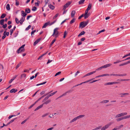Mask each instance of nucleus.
<instances>
[{"label":"nucleus","mask_w":130,"mask_h":130,"mask_svg":"<svg viewBox=\"0 0 130 130\" xmlns=\"http://www.w3.org/2000/svg\"><path fill=\"white\" fill-rule=\"evenodd\" d=\"M88 23V22H82L80 24L79 27H81V28H83L85 27L87 25Z\"/></svg>","instance_id":"1"},{"label":"nucleus","mask_w":130,"mask_h":130,"mask_svg":"<svg viewBox=\"0 0 130 130\" xmlns=\"http://www.w3.org/2000/svg\"><path fill=\"white\" fill-rule=\"evenodd\" d=\"M59 29V28H56L54 29L53 33L52 35V36L54 37L55 36H56V37L57 35L59 33L58 31Z\"/></svg>","instance_id":"2"},{"label":"nucleus","mask_w":130,"mask_h":130,"mask_svg":"<svg viewBox=\"0 0 130 130\" xmlns=\"http://www.w3.org/2000/svg\"><path fill=\"white\" fill-rule=\"evenodd\" d=\"M25 45V44H24L19 48L17 51V52L18 53H19L21 52L24 51V48Z\"/></svg>","instance_id":"3"},{"label":"nucleus","mask_w":130,"mask_h":130,"mask_svg":"<svg viewBox=\"0 0 130 130\" xmlns=\"http://www.w3.org/2000/svg\"><path fill=\"white\" fill-rule=\"evenodd\" d=\"M118 83V82H108L104 84V85L105 86L108 85H111L115 84H117Z\"/></svg>","instance_id":"4"},{"label":"nucleus","mask_w":130,"mask_h":130,"mask_svg":"<svg viewBox=\"0 0 130 130\" xmlns=\"http://www.w3.org/2000/svg\"><path fill=\"white\" fill-rule=\"evenodd\" d=\"M111 125L110 123L108 124L103 126L101 129V130H105L107 128Z\"/></svg>","instance_id":"5"},{"label":"nucleus","mask_w":130,"mask_h":130,"mask_svg":"<svg viewBox=\"0 0 130 130\" xmlns=\"http://www.w3.org/2000/svg\"><path fill=\"white\" fill-rule=\"evenodd\" d=\"M71 3L70 2H69L66 3L64 6L63 8V10H64L67 8L69 5L71 4Z\"/></svg>","instance_id":"6"},{"label":"nucleus","mask_w":130,"mask_h":130,"mask_svg":"<svg viewBox=\"0 0 130 130\" xmlns=\"http://www.w3.org/2000/svg\"><path fill=\"white\" fill-rule=\"evenodd\" d=\"M95 72H96V71H93L91 72H90L89 73L87 74H86L83 77H86V76H89L91 75H92V74L95 73Z\"/></svg>","instance_id":"7"},{"label":"nucleus","mask_w":130,"mask_h":130,"mask_svg":"<svg viewBox=\"0 0 130 130\" xmlns=\"http://www.w3.org/2000/svg\"><path fill=\"white\" fill-rule=\"evenodd\" d=\"M25 17H22L20 21H19V22L22 25L23 24V22L25 20Z\"/></svg>","instance_id":"8"},{"label":"nucleus","mask_w":130,"mask_h":130,"mask_svg":"<svg viewBox=\"0 0 130 130\" xmlns=\"http://www.w3.org/2000/svg\"><path fill=\"white\" fill-rule=\"evenodd\" d=\"M88 12L86 13L85 12V15H84V17L85 19H86L90 15L89 13H88Z\"/></svg>","instance_id":"9"},{"label":"nucleus","mask_w":130,"mask_h":130,"mask_svg":"<svg viewBox=\"0 0 130 130\" xmlns=\"http://www.w3.org/2000/svg\"><path fill=\"white\" fill-rule=\"evenodd\" d=\"M48 7L50 8L52 10H54L55 8V7L54 6L49 4H48Z\"/></svg>","instance_id":"10"},{"label":"nucleus","mask_w":130,"mask_h":130,"mask_svg":"<svg viewBox=\"0 0 130 130\" xmlns=\"http://www.w3.org/2000/svg\"><path fill=\"white\" fill-rule=\"evenodd\" d=\"M48 25H49V22H47L45 23L43 26L42 28H45Z\"/></svg>","instance_id":"11"},{"label":"nucleus","mask_w":130,"mask_h":130,"mask_svg":"<svg viewBox=\"0 0 130 130\" xmlns=\"http://www.w3.org/2000/svg\"><path fill=\"white\" fill-rule=\"evenodd\" d=\"M21 15L23 17H25L27 15V14H26V13H25L24 11L23 10L22 11H21Z\"/></svg>","instance_id":"12"},{"label":"nucleus","mask_w":130,"mask_h":130,"mask_svg":"<svg viewBox=\"0 0 130 130\" xmlns=\"http://www.w3.org/2000/svg\"><path fill=\"white\" fill-rule=\"evenodd\" d=\"M85 116V115H80L76 117V118L77 120H78L80 118H81L84 117Z\"/></svg>","instance_id":"13"},{"label":"nucleus","mask_w":130,"mask_h":130,"mask_svg":"<svg viewBox=\"0 0 130 130\" xmlns=\"http://www.w3.org/2000/svg\"><path fill=\"white\" fill-rule=\"evenodd\" d=\"M120 96L121 97H122L124 96L125 95H128L129 93H120Z\"/></svg>","instance_id":"14"},{"label":"nucleus","mask_w":130,"mask_h":130,"mask_svg":"<svg viewBox=\"0 0 130 130\" xmlns=\"http://www.w3.org/2000/svg\"><path fill=\"white\" fill-rule=\"evenodd\" d=\"M41 40V39L39 38L36 40L34 42V45H35Z\"/></svg>","instance_id":"15"},{"label":"nucleus","mask_w":130,"mask_h":130,"mask_svg":"<svg viewBox=\"0 0 130 130\" xmlns=\"http://www.w3.org/2000/svg\"><path fill=\"white\" fill-rule=\"evenodd\" d=\"M30 12V10L29 8H26L25 10V12L26 13H29Z\"/></svg>","instance_id":"16"},{"label":"nucleus","mask_w":130,"mask_h":130,"mask_svg":"<svg viewBox=\"0 0 130 130\" xmlns=\"http://www.w3.org/2000/svg\"><path fill=\"white\" fill-rule=\"evenodd\" d=\"M17 91V89L15 90L14 89H13L11 90L10 91V93H12L13 92L15 93Z\"/></svg>","instance_id":"17"},{"label":"nucleus","mask_w":130,"mask_h":130,"mask_svg":"<svg viewBox=\"0 0 130 130\" xmlns=\"http://www.w3.org/2000/svg\"><path fill=\"white\" fill-rule=\"evenodd\" d=\"M20 112H19V113H18V114L17 115H11V116H10L8 117V119H10L11 118H12V117H15V116H18V115H20Z\"/></svg>","instance_id":"18"},{"label":"nucleus","mask_w":130,"mask_h":130,"mask_svg":"<svg viewBox=\"0 0 130 130\" xmlns=\"http://www.w3.org/2000/svg\"><path fill=\"white\" fill-rule=\"evenodd\" d=\"M75 13V10H73L71 13V16L72 17L74 16V15Z\"/></svg>","instance_id":"19"},{"label":"nucleus","mask_w":130,"mask_h":130,"mask_svg":"<svg viewBox=\"0 0 130 130\" xmlns=\"http://www.w3.org/2000/svg\"><path fill=\"white\" fill-rule=\"evenodd\" d=\"M51 101L50 100H47V101H46V102H44L43 104V105L44 104H48L49 103H50L51 102Z\"/></svg>","instance_id":"20"},{"label":"nucleus","mask_w":130,"mask_h":130,"mask_svg":"<svg viewBox=\"0 0 130 130\" xmlns=\"http://www.w3.org/2000/svg\"><path fill=\"white\" fill-rule=\"evenodd\" d=\"M109 101L108 100H105L102 101L101 103H106L109 102Z\"/></svg>","instance_id":"21"},{"label":"nucleus","mask_w":130,"mask_h":130,"mask_svg":"<svg viewBox=\"0 0 130 130\" xmlns=\"http://www.w3.org/2000/svg\"><path fill=\"white\" fill-rule=\"evenodd\" d=\"M56 40V39H54L53 40H52V42L50 44V47H51L52 45L55 42V41Z\"/></svg>","instance_id":"22"},{"label":"nucleus","mask_w":130,"mask_h":130,"mask_svg":"<svg viewBox=\"0 0 130 130\" xmlns=\"http://www.w3.org/2000/svg\"><path fill=\"white\" fill-rule=\"evenodd\" d=\"M127 74L126 73H124L123 74H117V76H126Z\"/></svg>","instance_id":"23"},{"label":"nucleus","mask_w":130,"mask_h":130,"mask_svg":"<svg viewBox=\"0 0 130 130\" xmlns=\"http://www.w3.org/2000/svg\"><path fill=\"white\" fill-rule=\"evenodd\" d=\"M85 32L84 31H83L81 32L78 35V36L79 37L81 36L84 35Z\"/></svg>","instance_id":"24"},{"label":"nucleus","mask_w":130,"mask_h":130,"mask_svg":"<svg viewBox=\"0 0 130 130\" xmlns=\"http://www.w3.org/2000/svg\"><path fill=\"white\" fill-rule=\"evenodd\" d=\"M47 52L46 53L43 54L41 55L40 56L38 59V60H39V59H40V58H41L44 55L46 54H47Z\"/></svg>","instance_id":"25"},{"label":"nucleus","mask_w":130,"mask_h":130,"mask_svg":"<svg viewBox=\"0 0 130 130\" xmlns=\"http://www.w3.org/2000/svg\"><path fill=\"white\" fill-rule=\"evenodd\" d=\"M6 8L8 10H10V8L9 4H8L6 6Z\"/></svg>","instance_id":"26"},{"label":"nucleus","mask_w":130,"mask_h":130,"mask_svg":"<svg viewBox=\"0 0 130 130\" xmlns=\"http://www.w3.org/2000/svg\"><path fill=\"white\" fill-rule=\"evenodd\" d=\"M123 119H126L130 118V115H127L123 117Z\"/></svg>","instance_id":"27"},{"label":"nucleus","mask_w":130,"mask_h":130,"mask_svg":"<svg viewBox=\"0 0 130 130\" xmlns=\"http://www.w3.org/2000/svg\"><path fill=\"white\" fill-rule=\"evenodd\" d=\"M85 0H80V1H79L78 2L79 4V5L82 4Z\"/></svg>","instance_id":"28"},{"label":"nucleus","mask_w":130,"mask_h":130,"mask_svg":"<svg viewBox=\"0 0 130 130\" xmlns=\"http://www.w3.org/2000/svg\"><path fill=\"white\" fill-rule=\"evenodd\" d=\"M49 98V96H48V95L46 96L45 98L42 101V102H43L45 101L46 100H47Z\"/></svg>","instance_id":"29"},{"label":"nucleus","mask_w":130,"mask_h":130,"mask_svg":"<svg viewBox=\"0 0 130 130\" xmlns=\"http://www.w3.org/2000/svg\"><path fill=\"white\" fill-rule=\"evenodd\" d=\"M10 122H9L7 124H4L3 123V126H0V127L1 128H3V127L4 126H7L8 125H9V124H10Z\"/></svg>","instance_id":"30"},{"label":"nucleus","mask_w":130,"mask_h":130,"mask_svg":"<svg viewBox=\"0 0 130 130\" xmlns=\"http://www.w3.org/2000/svg\"><path fill=\"white\" fill-rule=\"evenodd\" d=\"M75 19L74 18L73 19H72L70 22V24H72L73 23H74L75 21Z\"/></svg>","instance_id":"31"},{"label":"nucleus","mask_w":130,"mask_h":130,"mask_svg":"<svg viewBox=\"0 0 130 130\" xmlns=\"http://www.w3.org/2000/svg\"><path fill=\"white\" fill-rule=\"evenodd\" d=\"M4 19H2L1 20L0 22V23L1 25H3L4 24Z\"/></svg>","instance_id":"32"},{"label":"nucleus","mask_w":130,"mask_h":130,"mask_svg":"<svg viewBox=\"0 0 130 130\" xmlns=\"http://www.w3.org/2000/svg\"><path fill=\"white\" fill-rule=\"evenodd\" d=\"M121 116H125L127 114V112H123L121 113Z\"/></svg>","instance_id":"33"},{"label":"nucleus","mask_w":130,"mask_h":130,"mask_svg":"<svg viewBox=\"0 0 130 130\" xmlns=\"http://www.w3.org/2000/svg\"><path fill=\"white\" fill-rule=\"evenodd\" d=\"M49 113H45L44 115H43L42 116V117L43 118L45 116H47L48 115H49Z\"/></svg>","instance_id":"34"},{"label":"nucleus","mask_w":130,"mask_h":130,"mask_svg":"<svg viewBox=\"0 0 130 130\" xmlns=\"http://www.w3.org/2000/svg\"><path fill=\"white\" fill-rule=\"evenodd\" d=\"M37 9V8L35 6H34L32 8L31 10L33 11H35Z\"/></svg>","instance_id":"35"},{"label":"nucleus","mask_w":130,"mask_h":130,"mask_svg":"<svg viewBox=\"0 0 130 130\" xmlns=\"http://www.w3.org/2000/svg\"><path fill=\"white\" fill-rule=\"evenodd\" d=\"M130 80V79H120L119 80L120 81H129Z\"/></svg>","instance_id":"36"},{"label":"nucleus","mask_w":130,"mask_h":130,"mask_svg":"<svg viewBox=\"0 0 130 130\" xmlns=\"http://www.w3.org/2000/svg\"><path fill=\"white\" fill-rule=\"evenodd\" d=\"M46 83V82H43L42 83H41L40 84H38L36 85L37 86H38L40 85H44Z\"/></svg>","instance_id":"37"},{"label":"nucleus","mask_w":130,"mask_h":130,"mask_svg":"<svg viewBox=\"0 0 130 130\" xmlns=\"http://www.w3.org/2000/svg\"><path fill=\"white\" fill-rule=\"evenodd\" d=\"M6 14L4 13L3 14L1 17V19L4 18L6 16Z\"/></svg>","instance_id":"38"},{"label":"nucleus","mask_w":130,"mask_h":130,"mask_svg":"<svg viewBox=\"0 0 130 130\" xmlns=\"http://www.w3.org/2000/svg\"><path fill=\"white\" fill-rule=\"evenodd\" d=\"M122 120H123V117L117 119V120L118 121H119Z\"/></svg>","instance_id":"39"},{"label":"nucleus","mask_w":130,"mask_h":130,"mask_svg":"<svg viewBox=\"0 0 130 130\" xmlns=\"http://www.w3.org/2000/svg\"><path fill=\"white\" fill-rule=\"evenodd\" d=\"M92 5L91 3H89L87 8L91 9V8Z\"/></svg>","instance_id":"40"},{"label":"nucleus","mask_w":130,"mask_h":130,"mask_svg":"<svg viewBox=\"0 0 130 130\" xmlns=\"http://www.w3.org/2000/svg\"><path fill=\"white\" fill-rule=\"evenodd\" d=\"M26 75L24 73L22 74L21 75V78H25L26 77Z\"/></svg>","instance_id":"41"},{"label":"nucleus","mask_w":130,"mask_h":130,"mask_svg":"<svg viewBox=\"0 0 130 130\" xmlns=\"http://www.w3.org/2000/svg\"><path fill=\"white\" fill-rule=\"evenodd\" d=\"M31 27V25H29L28 26V27L26 28L25 30L26 31H27V30H28L29 29H30V28Z\"/></svg>","instance_id":"42"},{"label":"nucleus","mask_w":130,"mask_h":130,"mask_svg":"<svg viewBox=\"0 0 130 130\" xmlns=\"http://www.w3.org/2000/svg\"><path fill=\"white\" fill-rule=\"evenodd\" d=\"M67 34V33L66 31H65L64 33L63 34V38H65L66 37V36Z\"/></svg>","instance_id":"43"},{"label":"nucleus","mask_w":130,"mask_h":130,"mask_svg":"<svg viewBox=\"0 0 130 130\" xmlns=\"http://www.w3.org/2000/svg\"><path fill=\"white\" fill-rule=\"evenodd\" d=\"M77 120L76 117L73 119L71 121V122H74L76 121Z\"/></svg>","instance_id":"44"},{"label":"nucleus","mask_w":130,"mask_h":130,"mask_svg":"<svg viewBox=\"0 0 130 130\" xmlns=\"http://www.w3.org/2000/svg\"><path fill=\"white\" fill-rule=\"evenodd\" d=\"M121 113L117 115L115 117V118H117L121 117Z\"/></svg>","instance_id":"45"},{"label":"nucleus","mask_w":130,"mask_h":130,"mask_svg":"<svg viewBox=\"0 0 130 130\" xmlns=\"http://www.w3.org/2000/svg\"><path fill=\"white\" fill-rule=\"evenodd\" d=\"M14 31V30H13V29H11L10 31V35H11L12 33H13V31Z\"/></svg>","instance_id":"46"},{"label":"nucleus","mask_w":130,"mask_h":130,"mask_svg":"<svg viewBox=\"0 0 130 130\" xmlns=\"http://www.w3.org/2000/svg\"><path fill=\"white\" fill-rule=\"evenodd\" d=\"M37 103V102H35L34 104L31 105L30 106L29 108V109H30L35 104Z\"/></svg>","instance_id":"47"},{"label":"nucleus","mask_w":130,"mask_h":130,"mask_svg":"<svg viewBox=\"0 0 130 130\" xmlns=\"http://www.w3.org/2000/svg\"><path fill=\"white\" fill-rule=\"evenodd\" d=\"M58 14L57 13L53 17V19H55L57 18V17L58 16Z\"/></svg>","instance_id":"48"},{"label":"nucleus","mask_w":130,"mask_h":130,"mask_svg":"<svg viewBox=\"0 0 130 130\" xmlns=\"http://www.w3.org/2000/svg\"><path fill=\"white\" fill-rule=\"evenodd\" d=\"M61 73V72L60 71L59 72H58L57 73H56V74L55 75V76H56L57 75H58L60 74Z\"/></svg>","instance_id":"49"},{"label":"nucleus","mask_w":130,"mask_h":130,"mask_svg":"<svg viewBox=\"0 0 130 130\" xmlns=\"http://www.w3.org/2000/svg\"><path fill=\"white\" fill-rule=\"evenodd\" d=\"M56 20H55L53 22H52L51 23H49V25L51 26L54 24L56 22Z\"/></svg>","instance_id":"50"},{"label":"nucleus","mask_w":130,"mask_h":130,"mask_svg":"<svg viewBox=\"0 0 130 130\" xmlns=\"http://www.w3.org/2000/svg\"><path fill=\"white\" fill-rule=\"evenodd\" d=\"M123 127V125H121L120 126H118L117 127V128H118V129H120V128H122Z\"/></svg>","instance_id":"51"},{"label":"nucleus","mask_w":130,"mask_h":130,"mask_svg":"<svg viewBox=\"0 0 130 130\" xmlns=\"http://www.w3.org/2000/svg\"><path fill=\"white\" fill-rule=\"evenodd\" d=\"M109 75H110L109 74H102V77L105 76H109Z\"/></svg>","instance_id":"52"},{"label":"nucleus","mask_w":130,"mask_h":130,"mask_svg":"<svg viewBox=\"0 0 130 130\" xmlns=\"http://www.w3.org/2000/svg\"><path fill=\"white\" fill-rule=\"evenodd\" d=\"M102 68H102V67H100L99 68L97 69H96L95 71H96H96H99V70H101Z\"/></svg>","instance_id":"53"},{"label":"nucleus","mask_w":130,"mask_h":130,"mask_svg":"<svg viewBox=\"0 0 130 130\" xmlns=\"http://www.w3.org/2000/svg\"><path fill=\"white\" fill-rule=\"evenodd\" d=\"M15 20L16 23L18 24L19 22V21L18 19L17 18H15Z\"/></svg>","instance_id":"54"},{"label":"nucleus","mask_w":130,"mask_h":130,"mask_svg":"<svg viewBox=\"0 0 130 130\" xmlns=\"http://www.w3.org/2000/svg\"><path fill=\"white\" fill-rule=\"evenodd\" d=\"M105 30L104 29H103V30H100V31H99V32L97 34H99L101 33L104 31H105Z\"/></svg>","instance_id":"55"},{"label":"nucleus","mask_w":130,"mask_h":130,"mask_svg":"<svg viewBox=\"0 0 130 130\" xmlns=\"http://www.w3.org/2000/svg\"><path fill=\"white\" fill-rule=\"evenodd\" d=\"M39 1H38V2L37 3H35V5L36 6H38L39 5Z\"/></svg>","instance_id":"56"},{"label":"nucleus","mask_w":130,"mask_h":130,"mask_svg":"<svg viewBox=\"0 0 130 130\" xmlns=\"http://www.w3.org/2000/svg\"><path fill=\"white\" fill-rule=\"evenodd\" d=\"M7 27V24H5V25H3V26H2V27L4 28H6V27Z\"/></svg>","instance_id":"57"},{"label":"nucleus","mask_w":130,"mask_h":130,"mask_svg":"<svg viewBox=\"0 0 130 130\" xmlns=\"http://www.w3.org/2000/svg\"><path fill=\"white\" fill-rule=\"evenodd\" d=\"M53 114H50V115L48 116V117L50 118H52L54 116Z\"/></svg>","instance_id":"58"},{"label":"nucleus","mask_w":130,"mask_h":130,"mask_svg":"<svg viewBox=\"0 0 130 130\" xmlns=\"http://www.w3.org/2000/svg\"><path fill=\"white\" fill-rule=\"evenodd\" d=\"M112 65L111 64H109L106 65V68L110 67Z\"/></svg>","instance_id":"59"},{"label":"nucleus","mask_w":130,"mask_h":130,"mask_svg":"<svg viewBox=\"0 0 130 130\" xmlns=\"http://www.w3.org/2000/svg\"><path fill=\"white\" fill-rule=\"evenodd\" d=\"M15 5L17 6H18L19 5V2L17 1H16Z\"/></svg>","instance_id":"60"},{"label":"nucleus","mask_w":130,"mask_h":130,"mask_svg":"<svg viewBox=\"0 0 130 130\" xmlns=\"http://www.w3.org/2000/svg\"><path fill=\"white\" fill-rule=\"evenodd\" d=\"M66 93H64L62 95H61V96H60L58 98H60L61 97H62L63 96H65V95H66Z\"/></svg>","instance_id":"61"},{"label":"nucleus","mask_w":130,"mask_h":130,"mask_svg":"<svg viewBox=\"0 0 130 130\" xmlns=\"http://www.w3.org/2000/svg\"><path fill=\"white\" fill-rule=\"evenodd\" d=\"M83 15H84L83 14H82L79 17H78V19H81V18H82V17H83Z\"/></svg>","instance_id":"62"},{"label":"nucleus","mask_w":130,"mask_h":130,"mask_svg":"<svg viewBox=\"0 0 130 130\" xmlns=\"http://www.w3.org/2000/svg\"><path fill=\"white\" fill-rule=\"evenodd\" d=\"M79 71H77L75 74V76H76L79 73Z\"/></svg>","instance_id":"63"},{"label":"nucleus","mask_w":130,"mask_h":130,"mask_svg":"<svg viewBox=\"0 0 130 130\" xmlns=\"http://www.w3.org/2000/svg\"><path fill=\"white\" fill-rule=\"evenodd\" d=\"M13 80L12 78L9 81V84L11 83Z\"/></svg>","instance_id":"64"}]
</instances>
